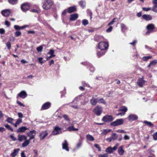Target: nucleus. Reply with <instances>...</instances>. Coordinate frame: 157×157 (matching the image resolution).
<instances>
[{"label": "nucleus", "mask_w": 157, "mask_h": 157, "mask_svg": "<svg viewBox=\"0 0 157 157\" xmlns=\"http://www.w3.org/2000/svg\"><path fill=\"white\" fill-rule=\"evenodd\" d=\"M113 120V118L111 115H106L104 116L102 118V120L105 122H109L112 121Z\"/></svg>", "instance_id": "39448f33"}, {"label": "nucleus", "mask_w": 157, "mask_h": 157, "mask_svg": "<svg viewBox=\"0 0 157 157\" xmlns=\"http://www.w3.org/2000/svg\"><path fill=\"white\" fill-rule=\"evenodd\" d=\"M17 115L18 117L20 118H22L23 117V114L21 113H17Z\"/></svg>", "instance_id": "bf43d9fd"}, {"label": "nucleus", "mask_w": 157, "mask_h": 157, "mask_svg": "<svg viewBox=\"0 0 157 157\" xmlns=\"http://www.w3.org/2000/svg\"><path fill=\"white\" fill-rule=\"evenodd\" d=\"M111 129H103L101 131V135H105L108 132L111 131Z\"/></svg>", "instance_id": "a878e982"}, {"label": "nucleus", "mask_w": 157, "mask_h": 157, "mask_svg": "<svg viewBox=\"0 0 157 157\" xmlns=\"http://www.w3.org/2000/svg\"><path fill=\"white\" fill-rule=\"evenodd\" d=\"M43 49V47L41 46H40L36 48L37 51L39 52H41Z\"/></svg>", "instance_id": "09e8293b"}, {"label": "nucleus", "mask_w": 157, "mask_h": 157, "mask_svg": "<svg viewBox=\"0 0 157 157\" xmlns=\"http://www.w3.org/2000/svg\"><path fill=\"white\" fill-rule=\"evenodd\" d=\"M94 146L96 148L98 149L99 151H101V149L98 144H95Z\"/></svg>", "instance_id": "864d4df0"}, {"label": "nucleus", "mask_w": 157, "mask_h": 157, "mask_svg": "<svg viewBox=\"0 0 157 157\" xmlns=\"http://www.w3.org/2000/svg\"><path fill=\"white\" fill-rule=\"evenodd\" d=\"M105 151L109 153H113V151L112 150V148L111 147H109L106 149L105 150Z\"/></svg>", "instance_id": "c9c22d12"}, {"label": "nucleus", "mask_w": 157, "mask_h": 157, "mask_svg": "<svg viewBox=\"0 0 157 157\" xmlns=\"http://www.w3.org/2000/svg\"><path fill=\"white\" fill-rule=\"evenodd\" d=\"M51 103L49 102H47L43 104L41 107V110H45L48 109L50 107Z\"/></svg>", "instance_id": "f8f14e48"}, {"label": "nucleus", "mask_w": 157, "mask_h": 157, "mask_svg": "<svg viewBox=\"0 0 157 157\" xmlns=\"http://www.w3.org/2000/svg\"><path fill=\"white\" fill-rule=\"evenodd\" d=\"M22 122V120L21 119L19 118L16 121V122L18 124H19Z\"/></svg>", "instance_id": "4d7b16f0"}, {"label": "nucleus", "mask_w": 157, "mask_h": 157, "mask_svg": "<svg viewBox=\"0 0 157 157\" xmlns=\"http://www.w3.org/2000/svg\"><path fill=\"white\" fill-rule=\"evenodd\" d=\"M124 122V119H117L115 121L111 123L110 125L113 127L116 126L123 124Z\"/></svg>", "instance_id": "f03ea898"}, {"label": "nucleus", "mask_w": 157, "mask_h": 157, "mask_svg": "<svg viewBox=\"0 0 157 157\" xmlns=\"http://www.w3.org/2000/svg\"><path fill=\"white\" fill-rule=\"evenodd\" d=\"M130 137L128 136L125 135L124 137V139L125 140H128L129 139Z\"/></svg>", "instance_id": "0e129e2a"}, {"label": "nucleus", "mask_w": 157, "mask_h": 157, "mask_svg": "<svg viewBox=\"0 0 157 157\" xmlns=\"http://www.w3.org/2000/svg\"><path fill=\"white\" fill-rule=\"evenodd\" d=\"M42 60L43 58L42 57H40L38 58V61L41 64H42L44 63V62L42 61Z\"/></svg>", "instance_id": "69168bd1"}, {"label": "nucleus", "mask_w": 157, "mask_h": 157, "mask_svg": "<svg viewBox=\"0 0 157 157\" xmlns=\"http://www.w3.org/2000/svg\"><path fill=\"white\" fill-rule=\"evenodd\" d=\"M79 5L82 7V8H84L85 7L86 5V2L85 1H81L79 2Z\"/></svg>", "instance_id": "72a5a7b5"}, {"label": "nucleus", "mask_w": 157, "mask_h": 157, "mask_svg": "<svg viewBox=\"0 0 157 157\" xmlns=\"http://www.w3.org/2000/svg\"><path fill=\"white\" fill-rule=\"evenodd\" d=\"M53 3L52 0H44L43 2V7L46 10H49L51 8Z\"/></svg>", "instance_id": "f257e3e1"}, {"label": "nucleus", "mask_w": 157, "mask_h": 157, "mask_svg": "<svg viewBox=\"0 0 157 157\" xmlns=\"http://www.w3.org/2000/svg\"><path fill=\"white\" fill-rule=\"evenodd\" d=\"M82 24L84 25H86L88 24V21L84 19L82 20Z\"/></svg>", "instance_id": "37998d69"}, {"label": "nucleus", "mask_w": 157, "mask_h": 157, "mask_svg": "<svg viewBox=\"0 0 157 157\" xmlns=\"http://www.w3.org/2000/svg\"><path fill=\"white\" fill-rule=\"evenodd\" d=\"M63 117L64 118V119L68 121H69L70 120L68 118V116L67 115L64 114L63 115Z\"/></svg>", "instance_id": "3c124183"}, {"label": "nucleus", "mask_w": 157, "mask_h": 157, "mask_svg": "<svg viewBox=\"0 0 157 157\" xmlns=\"http://www.w3.org/2000/svg\"><path fill=\"white\" fill-rule=\"evenodd\" d=\"M82 141L80 140H79V142L77 143V148H79L82 145Z\"/></svg>", "instance_id": "603ef678"}, {"label": "nucleus", "mask_w": 157, "mask_h": 157, "mask_svg": "<svg viewBox=\"0 0 157 157\" xmlns=\"http://www.w3.org/2000/svg\"><path fill=\"white\" fill-rule=\"evenodd\" d=\"M153 139L155 140H157V132L154 133L153 135Z\"/></svg>", "instance_id": "8fccbe9b"}, {"label": "nucleus", "mask_w": 157, "mask_h": 157, "mask_svg": "<svg viewBox=\"0 0 157 157\" xmlns=\"http://www.w3.org/2000/svg\"><path fill=\"white\" fill-rule=\"evenodd\" d=\"M54 51L52 49H51L49 52L48 53V54L50 55L51 56L54 57L55 56V55L54 54Z\"/></svg>", "instance_id": "f704fd0d"}, {"label": "nucleus", "mask_w": 157, "mask_h": 157, "mask_svg": "<svg viewBox=\"0 0 157 157\" xmlns=\"http://www.w3.org/2000/svg\"><path fill=\"white\" fill-rule=\"evenodd\" d=\"M108 154L106 153L104 154H101L99 155V157H107Z\"/></svg>", "instance_id": "5fc2aeb1"}, {"label": "nucleus", "mask_w": 157, "mask_h": 157, "mask_svg": "<svg viewBox=\"0 0 157 157\" xmlns=\"http://www.w3.org/2000/svg\"><path fill=\"white\" fill-rule=\"evenodd\" d=\"M18 0H9L8 2L14 5L17 3Z\"/></svg>", "instance_id": "58836bf2"}, {"label": "nucleus", "mask_w": 157, "mask_h": 157, "mask_svg": "<svg viewBox=\"0 0 157 157\" xmlns=\"http://www.w3.org/2000/svg\"><path fill=\"white\" fill-rule=\"evenodd\" d=\"M78 128H75L73 126L69 127L67 128V130L70 132L75 131H78Z\"/></svg>", "instance_id": "cd10ccee"}, {"label": "nucleus", "mask_w": 157, "mask_h": 157, "mask_svg": "<svg viewBox=\"0 0 157 157\" xmlns=\"http://www.w3.org/2000/svg\"><path fill=\"white\" fill-rule=\"evenodd\" d=\"M116 19V18H114L113 19V20L108 25H113L115 22L114 20Z\"/></svg>", "instance_id": "13d9d810"}, {"label": "nucleus", "mask_w": 157, "mask_h": 157, "mask_svg": "<svg viewBox=\"0 0 157 157\" xmlns=\"http://www.w3.org/2000/svg\"><path fill=\"white\" fill-rule=\"evenodd\" d=\"M20 150L19 148H17L14 149L13 151L11 154L10 155L12 157H15L17 154L18 152Z\"/></svg>", "instance_id": "f3484780"}, {"label": "nucleus", "mask_w": 157, "mask_h": 157, "mask_svg": "<svg viewBox=\"0 0 157 157\" xmlns=\"http://www.w3.org/2000/svg\"><path fill=\"white\" fill-rule=\"evenodd\" d=\"M152 57L151 56H144L142 58V59L144 61H147L148 59H151Z\"/></svg>", "instance_id": "4c0bfd02"}, {"label": "nucleus", "mask_w": 157, "mask_h": 157, "mask_svg": "<svg viewBox=\"0 0 157 157\" xmlns=\"http://www.w3.org/2000/svg\"><path fill=\"white\" fill-rule=\"evenodd\" d=\"M142 17L144 19L147 21H149L152 19V17L150 15L144 14L143 15Z\"/></svg>", "instance_id": "b1692460"}, {"label": "nucleus", "mask_w": 157, "mask_h": 157, "mask_svg": "<svg viewBox=\"0 0 157 157\" xmlns=\"http://www.w3.org/2000/svg\"><path fill=\"white\" fill-rule=\"evenodd\" d=\"M121 26L122 30H126L127 29V28L126 27V26L124 24H121Z\"/></svg>", "instance_id": "49530a36"}, {"label": "nucleus", "mask_w": 157, "mask_h": 157, "mask_svg": "<svg viewBox=\"0 0 157 157\" xmlns=\"http://www.w3.org/2000/svg\"><path fill=\"white\" fill-rule=\"evenodd\" d=\"M154 25L152 24H149L147 26V29L149 31H150L154 29Z\"/></svg>", "instance_id": "c85d7f7f"}, {"label": "nucleus", "mask_w": 157, "mask_h": 157, "mask_svg": "<svg viewBox=\"0 0 157 157\" xmlns=\"http://www.w3.org/2000/svg\"><path fill=\"white\" fill-rule=\"evenodd\" d=\"M143 10L144 11H147L150 10H151V8H147L143 7Z\"/></svg>", "instance_id": "e2e57ef3"}, {"label": "nucleus", "mask_w": 157, "mask_h": 157, "mask_svg": "<svg viewBox=\"0 0 157 157\" xmlns=\"http://www.w3.org/2000/svg\"><path fill=\"white\" fill-rule=\"evenodd\" d=\"M10 137L13 141H15L17 140L16 138L13 135H10Z\"/></svg>", "instance_id": "052dcab7"}, {"label": "nucleus", "mask_w": 157, "mask_h": 157, "mask_svg": "<svg viewBox=\"0 0 157 157\" xmlns=\"http://www.w3.org/2000/svg\"><path fill=\"white\" fill-rule=\"evenodd\" d=\"M108 46V44L106 42H100L98 44V48L101 50L107 49Z\"/></svg>", "instance_id": "20e7f679"}, {"label": "nucleus", "mask_w": 157, "mask_h": 157, "mask_svg": "<svg viewBox=\"0 0 157 157\" xmlns=\"http://www.w3.org/2000/svg\"><path fill=\"white\" fill-rule=\"evenodd\" d=\"M17 103L18 105H19L20 106H22L24 107L25 105L23 104L22 103H21L20 102L18 101H17Z\"/></svg>", "instance_id": "338daca9"}, {"label": "nucleus", "mask_w": 157, "mask_h": 157, "mask_svg": "<svg viewBox=\"0 0 157 157\" xmlns=\"http://www.w3.org/2000/svg\"><path fill=\"white\" fill-rule=\"evenodd\" d=\"M5 131V129L3 127H0V132H2Z\"/></svg>", "instance_id": "774afa93"}, {"label": "nucleus", "mask_w": 157, "mask_h": 157, "mask_svg": "<svg viewBox=\"0 0 157 157\" xmlns=\"http://www.w3.org/2000/svg\"><path fill=\"white\" fill-rule=\"evenodd\" d=\"M152 10L156 12L157 13V5L156 4H154V6L152 9Z\"/></svg>", "instance_id": "c03bdc74"}, {"label": "nucleus", "mask_w": 157, "mask_h": 157, "mask_svg": "<svg viewBox=\"0 0 157 157\" xmlns=\"http://www.w3.org/2000/svg\"><path fill=\"white\" fill-rule=\"evenodd\" d=\"M105 53L102 51L98 52L97 53V55L98 57H100L104 54Z\"/></svg>", "instance_id": "a19ab883"}, {"label": "nucleus", "mask_w": 157, "mask_h": 157, "mask_svg": "<svg viewBox=\"0 0 157 157\" xmlns=\"http://www.w3.org/2000/svg\"><path fill=\"white\" fill-rule=\"evenodd\" d=\"M78 16L77 14H74L71 15L70 16V20L71 21L75 20L78 17Z\"/></svg>", "instance_id": "a211bd4d"}, {"label": "nucleus", "mask_w": 157, "mask_h": 157, "mask_svg": "<svg viewBox=\"0 0 157 157\" xmlns=\"http://www.w3.org/2000/svg\"><path fill=\"white\" fill-rule=\"evenodd\" d=\"M27 94L26 92L25 91L23 90L21 91L17 94V98H18V97H19L22 99H24L27 97Z\"/></svg>", "instance_id": "6e6552de"}, {"label": "nucleus", "mask_w": 157, "mask_h": 157, "mask_svg": "<svg viewBox=\"0 0 157 157\" xmlns=\"http://www.w3.org/2000/svg\"><path fill=\"white\" fill-rule=\"evenodd\" d=\"M14 120V119L12 118L8 117L7 119V121L8 123L11 124H14V123H13L12 121Z\"/></svg>", "instance_id": "e433bc0d"}, {"label": "nucleus", "mask_w": 157, "mask_h": 157, "mask_svg": "<svg viewBox=\"0 0 157 157\" xmlns=\"http://www.w3.org/2000/svg\"><path fill=\"white\" fill-rule=\"evenodd\" d=\"M18 140L20 142L24 140H25L27 139V137L24 135H18Z\"/></svg>", "instance_id": "dca6fc26"}, {"label": "nucleus", "mask_w": 157, "mask_h": 157, "mask_svg": "<svg viewBox=\"0 0 157 157\" xmlns=\"http://www.w3.org/2000/svg\"><path fill=\"white\" fill-rule=\"evenodd\" d=\"M123 146L120 147L118 149V152L120 155H122L124 153V150L123 149Z\"/></svg>", "instance_id": "bb28decb"}, {"label": "nucleus", "mask_w": 157, "mask_h": 157, "mask_svg": "<svg viewBox=\"0 0 157 157\" xmlns=\"http://www.w3.org/2000/svg\"><path fill=\"white\" fill-rule=\"evenodd\" d=\"M62 129L58 126L54 127V130L52 132L53 135H56L62 133Z\"/></svg>", "instance_id": "423d86ee"}, {"label": "nucleus", "mask_w": 157, "mask_h": 157, "mask_svg": "<svg viewBox=\"0 0 157 157\" xmlns=\"http://www.w3.org/2000/svg\"><path fill=\"white\" fill-rule=\"evenodd\" d=\"M1 13L3 16L5 17H7L10 13V11L8 10H2Z\"/></svg>", "instance_id": "4468645a"}, {"label": "nucleus", "mask_w": 157, "mask_h": 157, "mask_svg": "<svg viewBox=\"0 0 157 157\" xmlns=\"http://www.w3.org/2000/svg\"><path fill=\"white\" fill-rule=\"evenodd\" d=\"M28 128H27L26 127L23 126L20 127L17 130V133L24 132L26 130L28 129Z\"/></svg>", "instance_id": "4be33fe9"}, {"label": "nucleus", "mask_w": 157, "mask_h": 157, "mask_svg": "<svg viewBox=\"0 0 157 157\" xmlns=\"http://www.w3.org/2000/svg\"><path fill=\"white\" fill-rule=\"evenodd\" d=\"M98 103H102L104 104H106V102L103 99V98L100 99L98 98Z\"/></svg>", "instance_id": "2f4dec72"}, {"label": "nucleus", "mask_w": 157, "mask_h": 157, "mask_svg": "<svg viewBox=\"0 0 157 157\" xmlns=\"http://www.w3.org/2000/svg\"><path fill=\"white\" fill-rule=\"evenodd\" d=\"M21 33L20 31L17 30L15 33V35L17 37L21 35Z\"/></svg>", "instance_id": "79ce46f5"}, {"label": "nucleus", "mask_w": 157, "mask_h": 157, "mask_svg": "<svg viewBox=\"0 0 157 157\" xmlns=\"http://www.w3.org/2000/svg\"><path fill=\"white\" fill-rule=\"evenodd\" d=\"M21 8L23 12H25L29 9V4L28 3H24L21 5Z\"/></svg>", "instance_id": "0eeeda50"}, {"label": "nucleus", "mask_w": 157, "mask_h": 157, "mask_svg": "<svg viewBox=\"0 0 157 157\" xmlns=\"http://www.w3.org/2000/svg\"><path fill=\"white\" fill-rule=\"evenodd\" d=\"M145 81L143 78H139L138 80L137 83L139 86L142 87L144 84Z\"/></svg>", "instance_id": "412c9836"}, {"label": "nucleus", "mask_w": 157, "mask_h": 157, "mask_svg": "<svg viewBox=\"0 0 157 157\" xmlns=\"http://www.w3.org/2000/svg\"><path fill=\"white\" fill-rule=\"evenodd\" d=\"M102 111V108L101 106H97L93 109V112L97 115L99 116Z\"/></svg>", "instance_id": "7ed1b4c3"}, {"label": "nucleus", "mask_w": 157, "mask_h": 157, "mask_svg": "<svg viewBox=\"0 0 157 157\" xmlns=\"http://www.w3.org/2000/svg\"><path fill=\"white\" fill-rule=\"evenodd\" d=\"M6 46L8 49H10L11 47V44L10 41H8L6 44Z\"/></svg>", "instance_id": "de8ad7c7"}, {"label": "nucleus", "mask_w": 157, "mask_h": 157, "mask_svg": "<svg viewBox=\"0 0 157 157\" xmlns=\"http://www.w3.org/2000/svg\"><path fill=\"white\" fill-rule=\"evenodd\" d=\"M28 26L27 25H25L21 27L19 26L18 25H15L14 26V29H15V30L17 31L18 30H19L20 29H23L26 28V27H28Z\"/></svg>", "instance_id": "aec40b11"}, {"label": "nucleus", "mask_w": 157, "mask_h": 157, "mask_svg": "<svg viewBox=\"0 0 157 157\" xmlns=\"http://www.w3.org/2000/svg\"><path fill=\"white\" fill-rule=\"evenodd\" d=\"M157 63V60L155 59L150 62V64L152 66H154Z\"/></svg>", "instance_id": "a18cd8bd"}, {"label": "nucleus", "mask_w": 157, "mask_h": 157, "mask_svg": "<svg viewBox=\"0 0 157 157\" xmlns=\"http://www.w3.org/2000/svg\"><path fill=\"white\" fill-rule=\"evenodd\" d=\"M128 118L129 121H133L137 120L138 117L136 115L131 114L128 116Z\"/></svg>", "instance_id": "9b49d317"}, {"label": "nucleus", "mask_w": 157, "mask_h": 157, "mask_svg": "<svg viewBox=\"0 0 157 157\" xmlns=\"http://www.w3.org/2000/svg\"><path fill=\"white\" fill-rule=\"evenodd\" d=\"M5 126L8 130H10L12 132L13 131V129L8 124H5Z\"/></svg>", "instance_id": "ea45409f"}, {"label": "nucleus", "mask_w": 157, "mask_h": 157, "mask_svg": "<svg viewBox=\"0 0 157 157\" xmlns=\"http://www.w3.org/2000/svg\"><path fill=\"white\" fill-rule=\"evenodd\" d=\"M144 123L147 125L151 127H153V124L151 122L149 121H144Z\"/></svg>", "instance_id": "473e14b6"}, {"label": "nucleus", "mask_w": 157, "mask_h": 157, "mask_svg": "<svg viewBox=\"0 0 157 157\" xmlns=\"http://www.w3.org/2000/svg\"><path fill=\"white\" fill-rule=\"evenodd\" d=\"M62 148L67 151H69L68 144L66 140H65L62 144Z\"/></svg>", "instance_id": "9d476101"}, {"label": "nucleus", "mask_w": 157, "mask_h": 157, "mask_svg": "<svg viewBox=\"0 0 157 157\" xmlns=\"http://www.w3.org/2000/svg\"><path fill=\"white\" fill-rule=\"evenodd\" d=\"M30 140H25V141L22 144V147H25L28 146L30 143Z\"/></svg>", "instance_id": "c756f323"}, {"label": "nucleus", "mask_w": 157, "mask_h": 157, "mask_svg": "<svg viewBox=\"0 0 157 157\" xmlns=\"http://www.w3.org/2000/svg\"><path fill=\"white\" fill-rule=\"evenodd\" d=\"M112 29L113 27L112 26H110L106 30V32H110L112 31Z\"/></svg>", "instance_id": "680f3d73"}, {"label": "nucleus", "mask_w": 157, "mask_h": 157, "mask_svg": "<svg viewBox=\"0 0 157 157\" xmlns=\"http://www.w3.org/2000/svg\"><path fill=\"white\" fill-rule=\"evenodd\" d=\"M90 102L92 105H95L98 103V98L95 99L93 97L90 100Z\"/></svg>", "instance_id": "6ab92c4d"}, {"label": "nucleus", "mask_w": 157, "mask_h": 157, "mask_svg": "<svg viewBox=\"0 0 157 157\" xmlns=\"http://www.w3.org/2000/svg\"><path fill=\"white\" fill-rule=\"evenodd\" d=\"M118 137L117 135L115 133H113L109 138V141H111L112 140H115L117 139Z\"/></svg>", "instance_id": "5701e85b"}, {"label": "nucleus", "mask_w": 157, "mask_h": 157, "mask_svg": "<svg viewBox=\"0 0 157 157\" xmlns=\"http://www.w3.org/2000/svg\"><path fill=\"white\" fill-rule=\"evenodd\" d=\"M67 10L68 13H71L76 10V8L75 6H71L68 8Z\"/></svg>", "instance_id": "2eb2a0df"}, {"label": "nucleus", "mask_w": 157, "mask_h": 157, "mask_svg": "<svg viewBox=\"0 0 157 157\" xmlns=\"http://www.w3.org/2000/svg\"><path fill=\"white\" fill-rule=\"evenodd\" d=\"M86 138L89 141H93L94 140V138L91 135L88 134L86 135Z\"/></svg>", "instance_id": "7c9ffc66"}, {"label": "nucleus", "mask_w": 157, "mask_h": 157, "mask_svg": "<svg viewBox=\"0 0 157 157\" xmlns=\"http://www.w3.org/2000/svg\"><path fill=\"white\" fill-rule=\"evenodd\" d=\"M36 131L35 130H33L30 131L27 134V135L30 137L29 140H31L35 138V136L36 134Z\"/></svg>", "instance_id": "1a4fd4ad"}, {"label": "nucleus", "mask_w": 157, "mask_h": 157, "mask_svg": "<svg viewBox=\"0 0 157 157\" xmlns=\"http://www.w3.org/2000/svg\"><path fill=\"white\" fill-rule=\"evenodd\" d=\"M48 133L46 131H43L41 132L39 135V136L40 138V140H42L44 139V138L48 135Z\"/></svg>", "instance_id": "ddd939ff"}, {"label": "nucleus", "mask_w": 157, "mask_h": 157, "mask_svg": "<svg viewBox=\"0 0 157 157\" xmlns=\"http://www.w3.org/2000/svg\"><path fill=\"white\" fill-rule=\"evenodd\" d=\"M117 132L119 133H125L126 132L124 130L121 129L118 130L117 131Z\"/></svg>", "instance_id": "6e6d98bb"}, {"label": "nucleus", "mask_w": 157, "mask_h": 157, "mask_svg": "<svg viewBox=\"0 0 157 157\" xmlns=\"http://www.w3.org/2000/svg\"><path fill=\"white\" fill-rule=\"evenodd\" d=\"M128 110L127 108L125 106H122L121 107L119 110L118 111H122L124 112V113H125Z\"/></svg>", "instance_id": "393cba45"}]
</instances>
